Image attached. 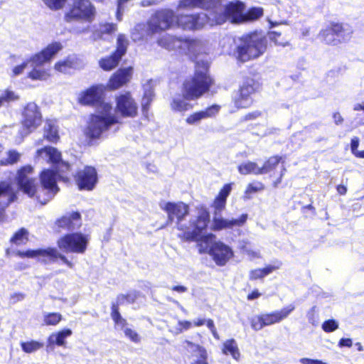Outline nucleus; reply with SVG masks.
I'll use <instances>...</instances> for the list:
<instances>
[{
    "instance_id": "49530a36",
    "label": "nucleus",
    "mask_w": 364,
    "mask_h": 364,
    "mask_svg": "<svg viewBox=\"0 0 364 364\" xmlns=\"http://www.w3.org/2000/svg\"><path fill=\"white\" fill-rule=\"evenodd\" d=\"M339 327L338 322L335 319H328L325 321L321 326L323 331L326 333H331L336 331Z\"/></svg>"
},
{
    "instance_id": "f3484780",
    "label": "nucleus",
    "mask_w": 364,
    "mask_h": 364,
    "mask_svg": "<svg viewBox=\"0 0 364 364\" xmlns=\"http://www.w3.org/2000/svg\"><path fill=\"white\" fill-rule=\"evenodd\" d=\"M63 48L62 43L58 41L48 44L40 53L31 58V66H41L49 62Z\"/></svg>"
},
{
    "instance_id": "79ce46f5",
    "label": "nucleus",
    "mask_w": 364,
    "mask_h": 364,
    "mask_svg": "<svg viewBox=\"0 0 364 364\" xmlns=\"http://www.w3.org/2000/svg\"><path fill=\"white\" fill-rule=\"evenodd\" d=\"M18 99L19 96L16 92L9 89L4 90L3 94L0 96L1 106L4 103H9L11 102L16 101Z\"/></svg>"
},
{
    "instance_id": "72a5a7b5",
    "label": "nucleus",
    "mask_w": 364,
    "mask_h": 364,
    "mask_svg": "<svg viewBox=\"0 0 364 364\" xmlns=\"http://www.w3.org/2000/svg\"><path fill=\"white\" fill-rule=\"evenodd\" d=\"M121 58L116 56L114 53L112 55L106 57L105 58H102L100 62V66L104 70H111L117 66Z\"/></svg>"
},
{
    "instance_id": "c756f323",
    "label": "nucleus",
    "mask_w": 364,
    "mask_h": 364,
    "mask_svg": "<svg viewBox=\"0 0 364 364\" xmlns=\"http://www.w3.org/2000/svg\"><path fill=\"white\" fill-rule=\"evenodd\" d=\"M280 265L281 264L279 263L277 265H268L262 269L252 270L250 273V279L255 280L262 279L272 273L273 271L279 269Z\"/></svg>"
},
{
    "instance_id": "864d4df0",
    "label": "nucleus",
    "mask_w": 364,
    "mask_h": 364,
    "mask_svg": "<svg viewBox=\"0 0 364 364\" xmlns=\"http://www.w3.org/2000/svg\"><path fill=\"white\" fill-rule=\"evenodd\" d=\"M52 9H59L63 7L65 0H43Z\"/></svg>"
},
{
    "instance_id": "dca6fc26",
    "label": "nucleus",
    "mask_w": 364,
    "mask_h": 364,
    "mask_svg": "<svg viewBox=\"0 0 364 364\" xmlns=\"http://www.w3.org/2000/svg\"><path fill=\"white\" fill-rule=\"evenodd\" d=\"M33 172L31 166H25L18 170L16 176L17 184L21 190L30 197L36 192V181L28 176Z\"/></svg>"
},
{
    "instance_id": "6e6d98bb",
    "label": "nucleus",
    "mask_w": 364,
    "mask_h": 364,
    "mask_svg": "<svg viewBox=\"0 0 364 364\" xmlns=\"http://www.w3.org/2000/svg\"><path fill=\"white\" fill-rule=\"evenodd\" d=\"M3 193L8 194L6 200L1 201L3 203H6L8 201V199L9 198L10 196H11L12 194H14L16 196V195L14 193L11 192V186L4 182L0 183V196Z\"/></svg>"
},
{
    "instance_id": "338daca9",
    "label": "nucleus",
    "mask_w": 364,
    "mask_h": 364,
    "mask_svg": "<svg viewBox=\"0 0 364 364\" xmlns=\"http://www.w3.org/2000/svg\"><path fill=\"white\" fill-rule=\"evenodd\" d=\"M299 362L302 364H325L321 360L307 358H301L299 360Z\"/></svg>"
},
{
    "instance_id": "13d9d810",
    "label": "nucleus",
    "mask_w": 364,
    "mask_h": 364,
    "mask_svg": "<svg viewBox=\"0 0 364 364\" xmlns=\"http://www.w3.org/2000/svg\"><path fill=\"white\" fill-rule=\"evenodd\" d=\"M120 304H117V301H116V304L113 303L112 305L111 316L114 322L116 321H117L118 319H119L120 318H122V316L119 311V308H118V306Z\"/></svg>"
},
{
    "instance_id": "20e7f679",
    "label": "nucleus",
    "mask_w": 364,
    "mask_h": 364,
    "mask_svg": "<svg viewBox=\"0 0 364 364\" xmlns=\"http://www.w3.org/2000/svg\"><path fill=\"white\" fill-rule=\"evenodd\" d=\"M37 154L56 166L55 171L46 169L41 174L42 189L46 192V198L41 199L38 194L37 198L41 204H46L58 191L57 178L60 173L67 171L70 166L68 163L61 160L60 152L54 147L47 146L39 149L37 151Z\"/></svg>"
},
{
    "instance_id": "f704fd0d",
    "label": "nucleus",
    "mask_w": 364,
    "mask_h": 364,
    "mask_svg": "<svg viewBox=\"0 0 364 364\" xmlns=\"http://www.w3.org/2000/svg\"><path fill=\"white\" fill-rule=\"evenodd\" d=\"M154 97V91L151 88L145 90L144 96L141 100V109L142 113L145 117H147L150 104Z\"/></svg>"
},
{
    "instance_id": "a19ab883",
    "label": "nucleus",
    "mask_w": 364,
    "mask_h": 364,
    "mask_svg": "<svg viewBox=\"0 0 364 364\" xmlns=\"http://www.w3.org/2000/svg\"><path fill=\"white\" fill-rule=\"evenodd\" d=\"M264 188V186L261 182L249 183L245 190L244 198L245 200H249L251 198V194L262 191Z\"/></svg>"
},
{
    "instance_id": "ea45409f",
    "label": "nucleus",
    "mask_w": 364,
    "mask_h": 364,
    "mask_svg": "<svg viewBox=\"0 0 364 364\" xmlns=\"http://www.w3.org/2000/svg\"><path fill=\"white\" fill-rule=\"evenodd\" d=\"M22 350L26 353H32L43 348V344L36 341L21 342Z\"/></svg>"
},
{
    "instance_id": "423d86ee",
    "label": "nucleus",
    "mask_w": 364,
    "mask_h": 364,
    "mask_svg": "<svg viewBox=\"0 0 364 364\" xmlns=\"http://www.w3.org/2000/svg\"><path fill=\"white\" fill-rule=\"evenodd\" d=\"M112 107L109 103L101 102L97 112L90 115L85 130L86 136L90 139H98L109 128L118 123L117 118L112 113Z\"/></svg>"
},
{
    "instance_id": "bb28decb",
    "label": "nucleus",
    "mask_w": 364,
    "mask_h": 364,
    "mask_svg": "<svg viewBox=\"0 0 364 364\" xmlns=\"http://www.w3.org/2000/svg\"><path fill=\"white\" fill-rule=\"evenodd\" d=\"M224 355H230L233 359L238 361L240 358V352L237 341L234 338L225 341L221 348Z\"/></svg>"
},
{
    "instance_id": "4d7b16f0",
    "label": "nucleus",
    "mask_w": 364,
    "mask_h": 364,
    "mask_svg": "<svg viewBox=\"0 0 364 364\" xmlns=\"http://www.w3.org/2000/svg\"><path fill=\"white\" fill-rule=\"evenodd\" d=\"M226 201L218 197L213 202V207L215 209V215L219 214L225 207Z\"/></svg>"
},
{
    "instance_id": "a18cd8bd",
    "label": "nucleus",
    "mask_w": 364,
    "mask_h": 364,
    "mask_svg": "<svg viewBox=\"0 0 364 364\" xmlns=\"http://www.w3.org/2000/svg\"><path fill=\"white\" fill-rule=\"evenodd\" d=\"M20 158V154L16 151H9L8 152V158L0 160L1 166H6L16 163Z\"/></svg>"
},
{
    "instance_id": "f257e3e1",
    "label": "nucleus",
    "mask_w": 364,
    "mask_h": 364,
    "mask_svg": "<svg viewBox=\"0 0 364 364\" xmlns=\"http://www.w3.org/2000/svg\"><path fill=\"white\" fill-rule=\"evenodd\" d=\"M178 8H200L206 11L205 13L178 17L177 23L184 30L199 29L205 25H220L227 19H231L232 22L242 19L240 4L223 5L220 0H181Z\"/></svg>"
},
{
    "instance_id": "c9c22d12",
    "label": "nucleus",
    "mask_w": 364,
    "mask_h": 364,
    "mask_svg": "<svg viewBox=\"0 0 364 364\" xmlns=\"http://www.w3.org/2000/svg\"><path fill=\"white\" fill-rule=\"evenodd\" d=\"M128 44V40L126 38L124 34H119L117 41V49L114 53L116 56L122 58L127 52Z\"/></svg>"
},
{
    "instance_id": "0eeeda50",
    "label": "nucleus",
    "mask_w": 364,
    "mask_h": 364,
    "mask_svg": "<svg viewBox=\"0 0 364 364\" xmlns=\"http://www.w3.org/2000/svg\"><path fill=\"white\" fill-rule=\"evenodd\" d=\"M158 44L167 50H178L181 53L193 55H197L201 48V43L198 40L183 39L168 34L159 38Z\"/></svg>"
},
{
    "instance_id": "f03ea898",
    "label": "nucleus",
    "mask_w": 364,
    "mask_h": 364,
    "mask_svg": "<svg viewBox=\"0 0 364 364\" xmlns=\"http://www.w3.org/2000/svg\"><path fill=\"white\" fill-rule=\"evenodd\" d=\"M160 208L168 215V223L176 221V228L182 231L179 237L186 241H198L201 239V233L205 230L210 222V214L206 209L198 210L196 216L192 217L187 225L183 220L189 213V207L183 202H162Z\"/></svg>"
},
{
    "instance_id": "cd10ccee",
    "label": "nucleus",
    "mask_w": 364,
    "mask_h": 364,
    "mask_svg": "<svg viewBox=\"0 0 364 364\" xmlns=\"http://www.w3.org/2000/svg\"><path fill=\"white\" fill-rule=\"evenodd\" d=\"M70 329L62 330L56 333H52L48 339V345L56 344L59 346H63L65 344V339L72 335Z\"/></svg>"
},
{
    "instance_id": "4be33fe9",
    "label": "nucleus",
    "mask_w": 364,
    "mask_h": 364,
    "mask_svg": "<svg viewBox=\"0 0 364 364\" xmlns=\"http://www.w3.org/2000/svg\"><path fill=\"white\" fill-rule=\"evenodd\" d=\"M247 214L245 213L237 219H226L222 217H215L213 218L214 229L220 230L223 229H231L234 227L242 226L247 220Z\"/></svg>"
},
{
    "instance_id": "58836bf2",
    "label": "nucleus",
    "mask_w": 364,
    "mask_h": 364,
    "mask_svg": "<svg viewBox=\"0 0 364 364\" xmlns=\"http://www.w3.org/2000/svg\"><path fill=\"white\" fill-rule=\"evenodd\" d=\"M34 68L28 73V77L32 80H46L49 77L48 72L43 68H38V66H33Z\"/></svg>"
},
{
    "instance_id": "aec40b11",
    "label": "nucleus",
    "mask_w": 364,
    "mask_h": 364,
    "mask_svg": "<svg viewBox=\"0 0 364 364\" xmlns=\"http://www.w3.org/2000/svg\"><path fill=\"white\" fill-rule=\"evenodd\" d=\"M294 309V305L289 304L279 311H275L268 314H262L264 326H271L281 322L287 318Z\"/></svg>"
},
{
    "instance_id": "e2e57ef3",
    "label": "nucleus",
    "mask_w": 364,
    "mask_h": 364,
    "mask_svg": "<svg viewBox=\"0 0 364 364\" xmlns=\"http://www.w3.org/2000/svg\"><path fill=\"white\" fill-rule=\"evenodd\" d=\"M115 328L117 329H119L121 331H124V329L126 328H128V323L126 319L123 318L122 317L116 321L115 322Z\"/></svg>"
},
{
    "instance_id": "680f3d73",
    "label": "nucleus",
    "mask_w": 364,
    "mask_h": 364,
    "mask_svg": "<svg viewBox=\"0 0 364 364\" xmlns=\"http://www.w3.org/2000/svg\"><path fill=\"white\" fill-rule=\"evenodd\" d=\"M262 114L261 112L259 111H254V112H250L247 114H245L244 117H243V120L244 121H249V120H254V119H256L257 118H258L259 117H260Z\"/></svg>"
},
{
    "instance_id": "37998d69",
    "label": "nucleus",
    "mask_w": 364,
    "mask_h": 364,
    "mask_svg": "<svg viewBox=\"0 0 364 364\" xmlns=\"http://www.w3.org/2000/svg\"><path fill=\"white\" fill-rule=\"evenodd\" d=\"M62 319V316L58 313H49L44 315V323L48 326L57 325Z\"/></svg>"
},
{
    "instance_id": "9d476101",
    "label": "nucleus",
    "mask_w": 364,
    "mask_h": 364,
    "mask_svg": "<svg viewBox=\"0 0 364 364\" xmlns=\"http://www.w3.org/2000/svg\"><path fill=\"white\" fill-rule=\"evenodd\" d=\"M87 236L80 233H69L58 240V246L62 251L69 253L83 254L88 245Z\"/></svg>"
},
{
    "instance_id": "2f4dec72",
    "label": "nucleus",
    "mask_w": 364,
    "mask_h": 364,
    "mask_svg": "<svg viewBox=\"0 0 364 364\" xmlns=\"http://www.w3.org/2000/svg\"><path fill=\"white\" fill-rule=\"evenodd\" d=\"M231 2H229L228 4H230ZM233 4H240L241 5V10H242V19L238 22H234L235 23H242V22H244L245 21H247V19H250V20H254V19H257L259 17L262 16V14H263V10L261 8H252L251 9L249 10V11L247 12V16L245 14H244L243 11H244V5L240 3V2H232ZM232 23H233L231 19H229Z\"/></svg>"
},
{
    "instance_id": "c85d7f7f",
    "label": "nucleus",
    "mask_w": 364,
    "mask_h": 364,
    "mask_svg": "<svg viewBox=\"0 0 364 364\" xmlns=\"http://www.w3.org/2000/svg\"><path fill=\"white\" fill-rule=\"evenodd\" d=\"M44 136L50 142H55L59 138L55 122L48 120L44 127Z\"/></svg>"
},
{
    "instance_id": "1a4fd4ad",
    "label": "nucleus",
    "mask_w": 364,
    "mask_h": 364,
    "mask_svg": "<svg viewBox=\"0 0 364 364\" xmlns=\"http://www.w3.org/2000/svg\"><path fill=\"white\" fill-rule=\"evenodd\" d=\"M176 21L174 12L171 9L156 11L147 21L149 34H154L169 29Z\"/></svg>"
},
{
    "instance_id": "bf43d9fd",
    "label": "nucleus",
    "mask_w": 364,
    "mask_h": 364,
    "mask_svg": "<svg viewBox=\"0 0 364 364\" xmlns=\"http://www.w3.org/2000/svg\"><path fill=\"white\" fill-rule=\"evenodd\" d=\"M29 63H31V59L29 60L23 62L21 65H18L14 67L13 69L14 75L16 76V75L21 74L23 73V71L24 70V69L27 67V65H28Z\"/></svg>"
},
{
    "instance_id": "2eb2a0df",
    "label": "nucleus",
    "mask_w": 364,
    "mask_h": 364,
    "mask_svg": "<svg viewBox=\"0 0 364 364\" xmlns=\"http://www.w3.org/2000/svg\"><path fill=\"white\" fill-rule=\"evenodd\" d=\"M97 173L93 166H86L82 170L78 171L75 181L80 190H92L97 183Z\"/></svg>"
},
{
    "instance_id": "3c124183",
    "label": "nucleus",
    "mask_w": 364,
    "mask_h": 364,
    "mask_svg": "<svg viewBox=\"0 0 364 364\" xmlns=\"http://www.w3.org/2000/svg\"><path fill=\"white\" fill-rule=\"evenodd\" d=\"M124 333L132 342L135 343L140 342V336L134 330L128 327L124 329Z\"/></svg>"
},
{
    "instance_id": "7c9ffc66",
    "label": "nucleus",
    "mask_w": 364,
    "mask_h": 364,
    "mask_svg": "<svg viewBox=\"0 0 364 364\" xmlns=\"http://www.w3.org/2000/svg\"><path fill=\"white\" fill-rule=\"evenodd\" d=\"M238 171L242 175L255 174L261 175L260 168L252 161L244 162L238 166Z\"/></svg>"
},
{
    "instance_id": "5fc2aeb1",
    "label": "nucleus",
    "mask_w": 364,
    "mask_h": 364,
    "mask_svg": "<svg viewBox=\"0 0 364 364\" xmlns=\"http://www.w3.org/2000/svg\"><path fill=\"white\" fill-rule=\"evenodd\" d=\"M232 190L231 183L225 184L223 188L220 191L218 198L223 199L226 201L227 198L230 195Z\"/></svg>"
},
{
    "instance_id": "39448f33",
    "label": "nucleus",
    "mask_w": 364,
    "mask_h": 364,
    "mask_svg": "<svg viewBox=\"0 0 364 364\" xmlns=\"http://www.w3.org/2000/svg\"><path fill=\"white\" fill-rule=\"evenodd\" d=\"M267 39L261 33L254 32L239 39L235 51L236 58L242 63L255 59L264 53Z\"/></svg>"
},
{
    "instance_id": "4c0bfd02",
    "label": "nucleus",
    "mask_w": 364,
    "mask_h": 364,
    "mask_svg": "<svg viewBox=\"0 0 364 364\" xmlns=\"http://www.w3.org/2000/svg\"><path fill=\"white\" fill-rule=\"evenodd\" d=\"M281 157L279 156H272L270 157L263 165L262 167L260 168L261 175L267 173L272 170H274L276 166L279 164L280 161Z\"/></svg>"
},
{
    "instance_id": "473e14b6",
    "label": "nucleus",
    "mask_w": 364,
    "mask_h": 364,
    "mask_svg": "<svg viewBox=\"0 0 364 364\" xmlns=\"http://www.w3.org/2000/svg\"><path fill=\"white\" fill-rule=\"evenodd\" d=\"M76 60L75 55H69L65 60L56 63L55 69L61 73H67L69 69L75 68Z\"/></svg>"
},
{
    "instance_id": "8fccbe9b",
    "label": "nucleus",
    "mask_w": 364,
    "mask_h": 364,
    "mask_svg": "<svg viewBox=\"0 0 364 364\" xmlns=\"http://www.w3.org/2000/svg\"><path fill=\"white\" fill-rule=\"evenodd\" d=\"M131 0H118L116 17L119 21H122L123 14L125 11L126 8H127V4Z\"/></svg>"
},
{
    "instance_id": "412c9836",
    "label": "nucleus",
    "mask_w": 364,
    "mask_h": 364,
    "mask_svg": "<svg viewBox=\"0 0 364 364\" xmlns=\"http://www.w3.org/2000/svg\"><path fill=\"white\" fill-rule=\"evenodd\" d=\"M103 89L102 86H92L87 90L80 93L78 97V102L81 105H88L100 102Z\"/></svg>"
},
{
    "instance_id": "603ef678",
    "label": "nucleus",
    "mask_w": 364,
    "mask_h": 364,
    "mask_svg": "<svg viewBox=\"0 0 364 364\" xmlns=\"http://www.w3.org/2000/svg\"><path fill=\"white\" fill-rule=\"evenodd\" d=\"M16 198L17 197L14 194H12L11 196H10L6 203H3L2 202H0V223L3 222L5 219V209L11 203L16 200Z\"/></svg>"
},
{
    "instance_id": "f8f14e48",
    "label": "nucleus",
    "mask_w": 364,
    "mask_h": 364,
    "mask_svg": "<svg viewBox=\"0 0 364 364\" xmlns=\"http://www.w3.org/2000/svg\"><path fill=\"white\" fill-rule=\"evenodd\" d=\"M16 255L20 257L34 258L37 257H48L50 262H55L58 259L63 261L70 268L73 267V264L67 257L60 254L56 248L48 247L46 249L28 250L26 251H18Z\"/></svg>"
},
{
    "instance_id": "a878e982",
    "label": "nucleus",
    "mask_w": 364,
    "mask_h": 364,
    "mask_svg": "<svg viewBox=\"0 0 364 364\" xmlns=\"http://www.w3.org/2000/svg\"><path fill=\"white\" fill-rule=\"evenodd\" d=\"M117 30V25L114 23H100L92 27V38L94 41L100 39L105 34H111Z\"/></svg>"
},
{
    "instance_id": "6e6552de",
    "label": "nucleus",
    "mask_w": 364,
    "mask_h": 364,
    "mask_svg": "<svg viewBox=\"0 0 364 364\" xmlns=\"http://www.w3.org/2000/svg\"><path fill=\"white\" fill-rule=\"evenodd\" d=\"M353 31L348 26L332 23L319 32L318 38L328 45L336 46L348 41Z\"/></svg>"
},
{
    "instance_id": "5701e85b",
    "label": "nucleus",
    "mask_w": 364,
    "mask_h": 364,
    "mask_svg": "<svg viewBox=\"0 0 364 364\" xmlns=\"http://www.w3.org/2000/svg\"><path fill=\"white\" fill-rule=\"evenodd\" d=\"M132 75V68L118 70L109 79L108 86L112 89H118L129 81Z\"/></svg>"
},
{
    "instance_id": "ddd939ff",
    "label": "nucleus",
    "mask_w": 364,
    "mask_h": 364,
    "mask_svg": "<svg viewBox=\"0 0 364 364\" xmlns=\"http://www.w3.org/2000/svg\"><path fill=\"white\" fill-rule=\"evenodd\" d=\"M95 14V9L89 0H75L66 17L68 18L83 19L91 22Z\"/></svg>"
},
{
    "instance_id": "7ed1b4c3",
    "label": "nucleus",
    "mask_w": 364,
    "mask_h": 364,
    "mask_svg": "<svg viewBox=\"0 0 364 364\" xmlns=\"http://www.w3.org/2000/svg\"><path fill=\"white\" fill-rule=\"evenodd\" d=\"M209 63L206 60H197L194 75L186 80L183 83V98H174L171 103V108L175 111L183 112L192 108L186 100H194L200 97L209 91L213 83V80L208 74Z\"/></svg>"
},
{
    "instance_id": "9b49d317",
    "label": "nucleus",
    "mask_w": 364,
    "mask_h": 364,
    "mask_svg": "<svg viewBox=\"0 0 364 364\" xmlns=\"http://www.w3.org/2000/svg\"><path fill=\"white\" fill-rule=\"evenodd\" d=\"M22 128L19 131L21 140L35 130L41 122V113L34 102H29L22 113Z\"/></svg>"
},
{
    "instance_id": "c03bdc74",
    "label": "nucleus",
    "mask_w": 364,
    "mask_h": 364,
    "mask_svg": "<svg viewBox=\"0 0 364 364\" xmlns=\"http://www.w3.org/2000/svg\"><path fill=\"white\" fill-rule=\"evenodd\" d=\"M186 344H187V347H194L196 348L199 353H200V359H198L197 360H196L195 362L192 363L191 364H208L206 361V357H207V354H206V351L204 348H201L200 346H199L198 345H193L191 342L190 341H186Z\"/></svg>"
},
{
    "instance_id": "0e129e2a",
    "label": "nucleus",
    "mask_w": 364,
    "mask_h": 364,
    "mask_svg": "<svg viewBox=\"0 0 364 364\" xmlns=\"http://www.w3.org/2000/svg\"><path fill=\"white\" fill-rule=\"evenodd\" d=\"M315 312H316V306H313L306 314L308 321L312 325H316V318H315Z\"/></svg>"
},
{
    "instance_id": "4468645a",
    "label": "nucleus",
    "mask_w": 364,
    "mask_h": 364,
    "mask_svg": "<svg viewBox=\"0 0 364 364\" xmlns=\"http://www.w3.org/2000/svg\"><path fill=\"white\" fill-rule=\"evenodd\" d=\"M116 112L124 117H134L137 114L138 105L129 92L121 94L116 98Z\"/></svg>"
},
{
    "instance_id": "b1692460",
    "label": "nucleus",
    "mask_w": 364,
    "mask_h": 364,
    "mask_svg": "<svg viewBox=\"0 0 364 364\" xmlns=\"http://www.w3.org/2000/svg\"><path fill=\"white\" fill-rule=\"evenodd\" d=\"M220 108V107L218 105H212L206 108L205 110L193 113V114L187 117L186 121L189 124H198L200 120L203 119L213 117L215 116L218 113Z\"/></svg>"
},
{
    "instance_id": "393cba45",
    "label": "nucleus",
    "mask_w": 364,
    "mask_h": 364,
    "mask_svg": "<svg viewBox=\"0 0 364 364\" xmlns=\"http://www.w3.org/2000/svg\"><path fill=\"white\" fill-rule=\"evenodd\" d=\"M80 214L78 212H73L66 214L60 219L58 220L57 225L60 228H67L68 230H73L76 227L80 225Z\"/></svg>"
},
{
    "instance_id": "e433bc0d",
    "label": "nucleus",
    "mask_w": 364,
    "mask_h": 364,
    "mask_svg": "<svg viewBox=\"0 0 364 364\" xmlns=\"http://www.w3.org/2000/svg\"><path fill=\"white\" fill-rule=\"evenodd\" d=\"M139 291L133 290L129 291L127 294H119L117 297L118 304H124L125 303L132 304L139 296Z\"/></svg>"
},
{
    "instance_id": "09e8293b",
    "label": "nucleus",
    "mask_w": 364,
    "mask_h": 364,
    "mask_svg": "<svg viewBox=\"0 0 364 364\" xmlns=\"http://www.w3.org/2000/svg\"><path fill=\"white\" fill-rule=\"evenodd\" d=\"M27 234V230L24 228H21L18 232H16L14 234V235L11 237V242L16 245L22 244L24 242V240H26V237Z\"/></svg>"
},
{
    "instance_id": "052dcab7",
    "label": "nucleus",
    "mask_w": 364,
    "mask_h": 364,
    "mask_svg": "<svg viewBox=\"0 0 364 364\" xmlns=\"http://www.w3.org/2000/svg\"><path fill=\"white\" fill-rule=\"evenodd\" d=\"M360 139L357 136H354L352 138L350 141V150L352 154L355 156V154L358 151V147L359 146Z\"/></svg>"
},
{
    "instance_id": "774afa93",
    "label": "nucleus",
    "mask_w": 364,
    "mask_h": 364,
    "mask_svg": "<svg viewBox=\"0 0 364 364\" xmlns=\"http://www.w3.org/2000/svg\"><path fill=\"white\" fill-rule=\"evenodd\" d=\"M160 1H161V0H142L140 3V5L142 7H147V6H151L153 5H156Z\"/></svg>"
},
{
    "instance_id": "6ab92c4d",
    "label": "nucleus",
    "mask_w": 364,
    "mask_h": 364,
    "mask_svg": "<svg viewBox=\"0 0 364 364\" xmlns=\"http://www.w3.org/2000/svg\"><path fill=\"white\" fill-rule=\"evenodd\" d=\"M209 254L219 266L225 265L233 256L232 249L221 242H214L209 250Z\"/></svg>"
},
{
    "instance_id": "de8ad7c7",
    "label": "nucleus",
    "mask_w": 364,
    "mask_h": 364,
    "mask_svg": "<svg viewBox=\"0 0 364 364\" xmlns=\"http://www.w3.org/2000/svg\"><path fill=\"white\" fill-rule=\"evenodd\" d=\"M251 327L253 330L258 331L264 327L262 314L252 316L249 318Z\"/></svg>"
},
{
    "instance_id": "69168bd1",
    "label": "nucleus",
    "mask_w": 364,
    "mask_h": 364,
    "mask_svg": "<svg viewBox=\"0 0 364 364\" xmlns=\"http://www.w3.org/2000/svg\"><path fill=\"white\" fill-rule=\"evenodd\" d=\"M353 345V341L350 338H342L338 342V346L340 348L348 347L350 348Z\"/></svg>"
},
{
    "instance_id": "a211bd4d",
    "label": "nucleus",
    "mask_w": 364,
    "mask_h": 364,
    "mask_svg": "<svg viewBox=\"0 0 364 364\" xmlns=\"http://www.w3.org/2000/svg\"><path fill=\"white\" fill-rule=\"evenodd\" d=\"M255 91V82L252 78L244 80L240 88V93L235 100L237 108H246L251 105L252 100L251 95Z\"/></svg>"
}]
</instances>
